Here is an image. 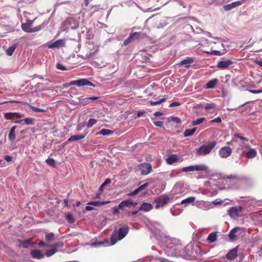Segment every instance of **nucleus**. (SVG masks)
Instances as JSON below:
<instances>
[{
    "instance_id": "1",
    "label": "nucleus",
    "mask_w": 262,
    "mask_h": 262,
    "mask_svg": "<svg viewBox=\"0 0 262 262\" xmlns=\"http://www.w3.org/2000/svg\"><path fill=\"white\" fill-rule=\"evenodd\" d=\"M128 230V227L127 226H125L119 228L118 231H115L113 232L111 238L112 243L114 244L118 241L121 240L124 238L126 236Z\"/></svg>"
},
{
    "instance_id": "2",
    "label": "nucleus",
    "mask_w": 262,
    "mask_h": 262,
    "mask_svg": "<svg viewBox=\"0 0 262 262\" xmlns=\"http://www.w3.org/2000/svg\"><path fill=\"white\" fill-rule=\"evenodd\" d=\"M147 37V35L145 33L141 32H135L131 33L129 36L123 41V45L124 46H127L129 43L132 42L133 41L136 39H143Z\"/></svg>"
},
{
    "instance_id": "3",
    "label": "nucleus",
    "mask_w": 262,
    "mask_h": 262,
    "mask_svg": "<svg viewBox=\"0 0 262 262\" xmlns=\"http://www.w3.org/2000/svg\"><path fill=\"white\" fill-rule=\"evenodd\" d=\"M217 145L216 141L210 142L207 145H202L196 149L198 156L206 155L210 153L211 151Z\"/></svg>"
},
{
    "instance_id": "4",
    "label": "nucleus",
    "mask_w": 262,
    "mask_h": 262,
    "mask_svg": "<svg viewBox=\"0 0 262 262\" xmlns=\"http://www.w3.org/2000/svg\"><path fill=\"white\" fill-rule=\"evenodd\" d=\"M182 171L185 172L194 171H202L208 172L209 171L208 167L204 164L190 165L188 167L182 168Z\"/></svg>"
},
{
    "instance_id": "5",
    "label": "nucleus",
    "mask_w": 262,
    "mask_h": 262,
    "mask_svg": "<svg viewBox=\"0 0 262 262\" xmlns=\"http://www.w3.org/2000/svg\"><path fill=\"white\" fill-rule=\"evenodd\" d=\"M70 85H77L81 86L83 85H90L94 87L95 85L86 78L80 79L77 80L72 81L70 82Z\"/></svg>"
},
{
    "instance_id": "6",
    "label": "nucleus",
    "mask_w": 262,
    "mask_h": 262,
    "mask_svg": "<svg viewBox=\"0 0 262 262\" xmlns=\"http://www.w3.org/2000/svg\"><path fill=\"white\" fill-rule=\"evenodd\" d=\"M233 64V61L230 59L223 58L222 60L219 61L217 68L221 69H226L229 68L231 65Z\"/></svg>"
},
{
    "instance_id": "7",
    "label": "nucleus",
    "mask_w": 262,
    "mask_h": 262,
    "mask_svg": "<svg viewBox=\"0 0 262 262\" xmlns=\"http://www.w3.org/2000/svg\"><path fill=\"white\" fill-rule=\"evenodd\" d=\"M137 205V203L131 199L124 200L119 204V208H120V210H124L125 207L130 208L132 206L135 207Z\"/></svg>"
},
{
    "instance_id": "8",
    "label": "nucleus",
    "mask_w": 262,
    "mask_h": 262,
    "mask_svg": "<svg viewBox=\"0 0 262 262\" xmlns=\"http://www.w3.org/2000/svg\"><path fill=\"white\" fill-rule=\"evenodd\" d=\"M242 208L239 207H231L228 210V214L231 218L236 219L239 216V213L242 211Z\"/></svg>"
},
{
    "instance_id": "9",
    "label": "nucleus",
    "mask_w": 262,
    "mask_h": 262,
    "mask_svg": "<svg viewBox=\"0 0 262 262\" xmlns=\"http://www.w3.org/2000/svg\"><path fill=\"white\" fill-rule=\"evenodd\" d=\"M232 154V149L229 146H223L219 151V155L222 158H226Z\"/></svg>"
},
{
    "instance_id": "10",
    "label": "nucleus",
    "mask_w": 262,
    "mask_h": 262,
    "mask_svg": "<svg viewBox=\"0 0 262 262\" xmlns=\"http://www.w3.org/2000/svg\"><path fill=\"white\" fill-rule=\"evenodd\" d=\"M141 173L143 176H146L150 173L152 170V166L151 164L144 163L140 164Z\"/></svg>"
},
{
    "instance_id": "11",
    "label": "nucleus",
    "mask_w": 262,
    "mask_h": 262,
    "mask_svg": "<svg viewBox=\"0 0 262 262\" xmlns=\"http://www.w3.org/2000/svg\"><path fill=\"white\" fill-rule=\"evenodd\" d=\"M169 198L168 196H165L163 198H160L159 199L156 200L155 202L156 203V208L158 209L160 207H163L165 205L168 204Z\"/></svg>"
},
{
    "instance_id": "12",
    "label": "nucleus",
    "mask_w": 262,
    "mask_h": 262,
    "mask_svg": "<svg viewBox=\"0 0 262 262\" xmlns=\"http://www.w3.org/2000/svg\"><path fill=\"white\" fill-rule=\"evenodd\" d=\"M24 115L21 113H6L4 114V118L7 120H13L14 119H20L23 118Z\"/></svg>"
},
{
    "instance_id": "13",
    "label": "nucleus",
    "mask_w": 262,
    "mask_h": 262,
    "mask_svg": "<svg viewBox=\"0 0 262 262\" xmlns=\"http://www.w3.org/2000/svg\"><path fill=\"white\" fill-rule=\"evenodd\" d=\"M238 246L234 248L233 249H231L229 251V252L226 254V257L228 260H233L235 257L237 256V251Z\"/></svg>"
},
{
    "instance_id": "14",
    "label": "nucleus",
    "mask_w": 262,
    "mask_h": 262,
    "mask_svg": "<svg viewBox=\"0 0 262 262\" xmlns=\"http://www.w3.org/2000/svg\"><path fill=\"white\" fill-rule=\"evenodd\" d=\"M66 46V40L65 39H58L53 43H51L49 46V48L53 49L54 48H58L59 47H64Z\"/></svg>"
},
{
    "instance_id": "15",
    "label": "nucleus",
    "mask_w": 262,
    "mask_h": 262,
    "mask_svg": "<svg viewBox=\"0 0 262 262\" xmlns=\"http://www.w3.org/2000/svg\"><path fill=\"white\" fill-rule=\"evenodd\" d=\"M30 254L31 257L37 259H40L43 257V254L40 250H32L30 251Z\"/></svg>"
},
{
    "instance_id": "16",
    "label": "nucleus",
    "mask_w": 262,
    "mask_h": 262,
    "mask_svg": "<svg viewBox=\"0 0 262 262\" xmlns=\"http://www.w3.org/2000/svg\"><path fill=\"white\" fill-rule=\"evenodd\" d=\"M21 29L25 32H35L38 31L39 30V28L38 27L36 28H31L29 25L23 24L21 25Z\"/></svg>"
},
{
    "instance_id": "17",
    "label": "nucleus",
    "mask_w": 262,
    "mask_h": 262,
    "mask_svg": "<svg viewBox=\"0 0 262 262\" xmlns=\"http://www.w3.org/2000/svg\"><path fill=\"white\" fill-rule=\"evenodd\" d=\"M22 121L24 122V123L26 125H33L35 122L34 119H33V118H26L24 119H22V120H16L14 121V122L16 123H20Z\"/></svg>"
},
{
    "instance_id": "18",
    "label": "nucleus",
    "mask_w": 262,
    "mask_h": 262,
    "mask_svg": "<svg viewBox=\"0 0 262 262\" xmlns=\"http://www.w3.org/2000/svg\"><path fill=\"white\" fill-rule=\"evenodd\" d=\"M194 61V58L193 57H187L185 59L182 60L179 63L180 65H184L186 68H188L190 66V64L193 63Z\"/></svg>"
},
{
    "instance_id": "19",
    "label": "nucleus",
    "mask_w": 262,
    "mask_h": 262,
    "mask_svg": "<svg viewBox=\"0 0 262 262\" xmlns=\"http://www.w3.org/2000/svg\"><path fill=\"white\" fill-rule=\"evenodd\" d=\"M16 128V126L14 125L10 128L8 134V139L11 142H13L16 138V134H15V130Z\"/></svg>"
},
{
    "instance_id": "20",
    "label": "nucleus",
    "mask_w": 262,
    "mask_h": 262,
    "mask_svg": "<svg viewBox=\"0 0 262 262\" xmlns=\"http://www.w3.org/2000/svg\"><path fill=\"white\" fill-rule=\"evenodd\" d=\"M217 82L218 79L217 78L210 80L207 82L205 88L206 89H213L215 87Z\"/></svg>"
},
{
    "instance_id": "21",
    "label": "nucleus",
    "mask_w": 262,
    "mask_h": 262,
    "mask_svg": "<svg viewBox=\"0 0 262 262\" xmlns=\"http://www.w3.org/2000/svg\"><path fill=\"white\" fill-rule=\"evenodd\" d=\"M152 209V206L151 204L143 203L141 204L139 210L145 212L151 211Z\"/></svg>"
},
{
    "instance_id": "22",
    "label": "nucleus",
    "mask_w": 262,
    "mask_h": 262,
    "mask_svg": "<svg viewBox=\"0 0 262 262\" xmlns=\"http://www.w3.org/2000/svg\"><path fill=\"white\" fill-rule=\"evenodd\" d=\"M86 134H84L80 135H72L69 139H68L67 142L76 141L79 140H82L85 137Z\"/></svg>"
},
{
    "instance_id": "23",
    "label": "nucleus",
    "mask_w": 262,
    "mask_h": 262,
    "mask_svg": "<svg viewBox=\"0 0 262 262\" xmlns=\"http://www.w3.org/2000/svg\"><path fill=\"white\" fill-rule=\"evenodd\" d=\"M17 242L19 244L17 245L18 247H23L24 248H27L29 247L30 243V239H17Z\"/></svg>"
},
{
    "instance_id": "24",
    "label": "nucleus",
    "mask_w": 262,
    "mask_h": 262,
    "mask_svg": "<svg viewBox=\"0 0 262 262\" xmlns=\"http://www.w3.org/2000/svg\"><path fill=\"white\" fill-rule=\"evenodd\" d=\"M178 161V156L177 155H172L166 159V161L168 164H173Z\"/></svg>"
},
{
    "instance_id": "25",
    "label": "nucleus",
    "mask_w": 262,
    "mask_h": 262,
    "mask_svg": "<svg viewBox=\"0 0 262 262\" xmlns=\"http://www.w3.org/2000/svg\"><path fill=\"white\" fill-rule=\"evenodd\" d=\"M242 4V3L239 1L235 2L233 3H230L228 5H226L224 6V9L226 11H229L233 8H234L235 7H238V6L241 5Z\"/></svg>"
},
{
    "instance_id": "26",
    "label": "nucleus",
    "mask_w": 262,
    "mask_h": 262,
    "mask_svg": "<svg viewBox=\"0 0 262 262\" xmlns=\"http://www.w3.org/2000/svg\"><path fill=\"white\" fill-rule=\"evenodd\" d=\"M110 203V201H92L88 203V205H92L94 206H99L100 205H103L104 204H107Z\"/></svg>"
},
{
    "instance_id": "27",
    "label": "nucleus",
    "mask_w": 262,
    "mask_h": 262,
    "mask_svg": "<svg viewBox=\"0 0 262 262\" xmlns=\"http://www.w3.org/2000/svg\"><path fill=\"white\" fill-rule=\"evenodd\" d=\"M256 155V151L255 149L250 148L246 154V157L248 159L255 158Z\"/></svg>"
},
{
    "instance_id": "28",
    "label": "nucleus",
    "mask_w": 262,
    "mask_h": 262,
    "mask_svg": "<svg viewBox=\"0 0 262 262\" xmlns=\"http://www.w3.org/2000/svg\"><path fill=\"white\" fill-rule=\"evenodd\" d=\"M196 128H193L192 129H186L184 133V137H187L193 136L194 133L196 132Z\"/></svg>"
},
{
    "instance_id": "29",
    "label": "nucleus",
    "mask_w": 262,
    "mask_h": 262,
    "mask_svg": "<svg viewBox=\"0 0 262 262\" xmlns=\"http://www.w3.org/2000/svg\"><path fill=\"white\" fill-rule=\"evenodd\" d=\"M17 47V44H13L12 46H10L9 48L6 50V53L8 56H11L12 55L14 51L16 50Z\"/></svg>"
},
{
    "instance_id": "30",
    "label": "nucleus",
    "mask_w": 262,
    "mask_h": 262,
    "mask_svg": "<svg viewBox=\"0 0 262 262\" xmlns=\"http://www.w3.org/2000/svg\"><path fill=\"white\" fill-rule=\"evenodd\" d=\"M217 239V234L215 232H212L209 234L208 235V238L207 240L209 241L210 243H213L215 242Z\"/></svg>"
},
{
    "instance_id": "31",
    "label": "nucleus",
    "mask_w": 262,
    "mask_h": 262,
    "mask_svg": "<svg viewBox=\"0 0 262 262\" xmlns=\"http://www.w3.org/2000/svg\"><path fill=\"white\" fill-rule=\"evenodd\" d=\"M238 229V228H235L233 229H231L229 234V237L230 239H231V240H233L235 239L236 236L235 234L236 233H237Z\"/></svg>"
},
{
    "instance_id": "32",
    "label": "nucleus",
    "mask_w": 262,
    "mask_h": 262,
    "mask_svg": "<svg viewBox=\"0 0 262 262\" xmlns=\"http://www.w3.org/2000/svg\"><path fill=\"white\" fill-rule=\"evenodd\" d=\"M195 200L194 196H190L181 201V204H189L192 203Z\"/></svg>"
},
{
    "instance_id": "33",
    "label": "nucleus",
    "mask_w": 262,
    "mask_h": 262,
    "mask_svg": "<svg viewBox=\"0 0 262 262\" xmlns=\"http://www.w3.org/2000/svg\"><path fill=\"white\" fill-rule=\"evenodd\" d=\"M66 219L67 221L71 224L74 223L75 222V219L73 215L70 212L66 214Z\"/></svg>"
},
{
    "instance_id": "34",
    "label": "nucleus",
    "mask_w": 262,
    "mask_h": 262,
    "mask_svg": "<svg viewBox=\"0 0 262 262\" xmlns=\"http://www.w3.org/2000/svg\"><path fill=\"white\" fill-rule=\"evenodd\" d=\"M112 133L113 132L111 130L103 128L100 130L97 134L101 135L102 136H108L111 135Z\"/></svg>"
},
{
    "instance_id": "35",
    "label": "nucleus",
    "mask_w": 262,
    "mask_h": 262,
    "mask_svg": "<svg viewBox=\"0 0 262 262\" xmlns=\"http://www.w3.org/2000/svg\"><path fill=\"white\" fill-rule=\"evenodd\" d=\"M57 252V249L55 248H51L50 250H47L46 252V256L47 257H49L54 254L55 253Z\"/></svg>"
},
{
    "instance_id": "36",
    "label": "nucleus",
    "mask_w": 262,
    "mask_h": 262,
    "mask_svg": "<svg viewBox=\"0 0 262 262\" xmlns=\"http://www.w3.org/2000/svg\"><path fill=\"white\" fill-rule=\"evenodd\" d=\"M28 106H30V108L32 111L36 112H46V111L44 109L38 108L36 106H33L32 105H30L29 104L26 103Z\"/></svg>"
},
{
    "instance_id": "37",
    "label": "nucleus",
    "mask_w": 262,
    "mask_h": 262,
    "mask_svg": "<svg viewBox=\"0 0 262 262\" xmlns=\"http://www.w3.org/2000/svg\"><path fill=\"white\" fill-rule=\"evenodd\" d=\"M45 239L47 241H52L54 240V234L53 232L47 233L45 236Z\"/></svg>"
},
{
    "instance_id": "38",
    "label": "nucleus",
    "mask_w": 262,
    "mask_h": 262,
    "mask_svg": "<svg viewBox=\"0 0 262 262\" xmlns=\"http://www.w3.org/2000/svg\"><path fill=\"white\" fill-rule=\"evenodd\" d=\"M205 120V118H199L193 121L192 123L193 125H198L204 122Z\"/></svg>"
},
{
    "instance_id": "39",
    "label": "nucleus",
    "mask_w": 262,
    "mask_h": 262,
    "mask_svg": "<svg viewBox=\"0 0 262 262\" xmlns=\"http://www.w3.org/2000/svg\"><path fill=\"white\" fill-rule=\"evenodd\" d=\"M79 102L83 105H85L90 103V99L88 98H79Z\"/></svg>"
},
{
    "instance_id": "40",
    "label": "nucleus",
    "mask_w": 262,
    "mask_h": 262,
    "mask_svg": "<svg viewBox=\"0 0 262 262\" xmlns=\"http://www.w3.org/2000/svg\"><path fill=\"white\" fill-rule=\"evenodd\" d=\"M63 246V243L62 242H58V243L50 245V247L55 248L56 249H57L58 248H62Z\"/></svg>"
},
{
    "instance_id": "41",
    "label": "nucleus",
    "mask_w": 262,
    "mask_h": 262,
    "mask_svg": "<svg viewBox=\"0 0 262 262\" xmlns=\"http://www.w3.org/2000/svg\"><path fill=\"white\" fill-rule=\"evenodd\" d=\"M97 123V121L96 119L94 118L90 119L89 121H88L87 123V127L88 128H91L92 127L93 125H94L95 124Z\"/></svg>"
},
{
    "instance_id": "42",
    "label": "nucleus",
    "mask_w": 262,
    "mask_h": 262,
    "mask_svg": "<svg viewBox=\"0 0 262 262\" xmlns=\"http://www.w3.org/2000/svg\"><path fill=\"white\" fill-rule=\"evenodd\" d=\"M165 100L166 99L165 98H163V99H160L159 100H157L156 101H149V104H150V105L152 106L156 105L157 104H160L165 102Z\"/></svg>"
},
{
    "instance_id": "43",
    "label": "nucleus",
    "mask_w": 262,
    "mask_h": 262,
    "mask_svg": "<svg viewBox=\"0 0 262 262\" xmlns=\"http://www.w3.org/2000/svg\"><path fill=\"white\" fill-rule=\"evenodd\" d=\"M47 164L55 167V161L53 158H48L46 161Z\"/></svg>"
},
{
    "instance_id": "44",
    "label": "nucleus",
    "mask_w": 262,
    "mask_h": 262,
    "mask_svg": "<svg viewBox=\"0 0 262 262\" xmlns=\"http://www.w3.org/2000/svg\"><path fill=\"white\" fill-rule=\"evenodd\" d=\"M215 106L214 103H207L205 105V108L206 110H208L211 108H213Z\"/></svg>"
},
{
    "instance_id": "45",
    "label": "nucleus",
    "mask_w": 262,
    "mask_h": 262,
    "mask_svg": "<svg viewBox=\"0 0 262 262\" xmlns=\"http://www.w3.org/2000/svg\"><path fill=\"white\" fill-rule=\"evenodd\" d=\"M154 124H155V126L159 127H164V123L163 121H157L154 122Z\"/></svg>"
},
{
    "instance_id": "46",
    "label": "nucleus",
    "mask_w": 262,
    "mask_h": 262,
    "mask_svg": "<svg viewBox=\"0 0 262 262\" xmlns=\"http://www.w3.org/2000/svg\"><path fill=\"white\" fill-rule=\"evenodd\" d=\"M119 210L120 208H119V205L112 208V213L113 214H118L119 213Z\"/></svg>"
},
{
    "instance_id": "47",
    "label": "nucleus",
    "mask_w": 262,
    "mask_h": 262,
    "mask_svg": "<svg viewBox=\"0 0 262 262\" xmlns=\"http://www.w3.org/2000/svg\"><path fill=\"white\" fill-rule=\"evenodd\" d=\"M205 53L207 54H209V52L206 51ZM210 53L214 55H216V56H220L222 55L221 51H217V50H213V51H211V52Z\"/></svg>"
},
{
    "instance_id": "48",
    "label": "nucleus",
    "mask_w": 262,
    "mask_h": 262,
    "mask_svg": "<svg viewBox=\"0 0 262 262\" xmlns=\"http://www.w3.org/2000/svg\"><path fill=\"white\" fill-rule=\"evenodd\" d=\"M148 186V183L146 182L144 183L143 185H141L139 187L137 188L138 189H139L140 191H142L145 189L146 187H147Z\"/></svg>"
},
{
    "instance_id": "49",
    "label": "nucleus",
    "mask_w": 262,
    "mask_h": 262,
    "mask_svg": "<svg viewBox=\"0 0 262 262\" xmlns=\"http://www.w3.org/2000/svg\"><path fill=\"white\" fill-rule=\"evenodd\" d=\"M39 247H50V245L46 244L44 241H41L38 244Z\"/></svg>"
},
{
    "instance_id": "50",
    "label": "nucleus",
    "mask_w": 262,
    "mask_h": 262,
    "mask_svg": "<svg viewBox=\"0 0 262 262\" xmlns=\"http://www.w3.org/2000/svg\"><path fill=\"white\" fill-rule=\"evenodd\" d=\"M171 120L176 123L177 124H180L181 122L180 118L176 117H171Z\"/></svg>"
},
{
    "instance_id": "51",
    "label": "nucleus",
    "mask_w": 262,
    "mask_h": 262,
    "mask_svg": "<svg viewBox=\"0 0 262 262\" xmlns=\"http://www.w3.org/2000/svg\"><path fill=\"white\" fill-rule=\"evenodd\" d=\"M140 191H141L140 190H139L137 188L134 191L128 193V195L129 196H134V195H136L137 194H138Z\"/></svg>"
},
{
    "instance_id": "52",
    "label": "nucleus",
    "mask_w": 262,
    "mask_h": 262,
    "mask_svg": "<svg viewBox=\"0 0 262 262\" xmlns=\"http://www.w3.org/2000/svg\"><path fill=\"white\" fill-rule=\"evenodd\" d=\"M249 92L253 94H259L262 93V89L258 90H249Z\"/></svg>"
},
{
    "instance_id": "53",
    "label": "nucleus",
    "mask_w": 262,
    "mask_h": 262,
    "mask_svg": "<svg viewBox=\"0 0 262 262\" xmlns=\"http://www.w3.org/2000/svg\"><path fill=\"white\" fill-rule=\"evenodd\" d=\"M234 136L235 137H237L238 138V139H240L241 140H245L246 141H248V139H246L245 137H244L243 136L238 134H235L234 135Z\"/></svg>"
},
{
    "instance_id": "54",
    "label": "nucleus",
    "mask_w": 262,
    "mask_h": 262,
    "mask_svg": "<svg viewBox=\"0 0 262 262\" xmlns=\"http://www.w3.org/2000/svg\"><path fill=\"white\" fill-rule=\"evenodd\" d=\"M57 68L58 69L61 70L62 71L66 70V68H65V67L64 66L62 65L60 63H57Z\"/></svg>"
},
{
    "instance_id": "55",
    "label": "nucleus",
    "mask_w": 262,
    "mask_h": 262,
    "mask_svg": "<svg viewBox=\"0 0 262 262\" xmlns=\"http://www.w3.org/2000/svg\"><path fill=\"white\" fill-rule=\"evenodd\" d=\"M4 159L5 161L9 162L12 161V157L10 156L6 155L4 157Z\"/></svg>"
},
{
    "instance_id": "56",
    "label": "nucleus",
    "mask_w": 262,
    "mask_h": 262,
    "mask_svg": "<svg viewBox=\"0 0 262 262\" xmlns=\"http://www.w3.org/2000/svg\"><path fill=\"white\" fill-rule=\"evenodd\" d=\"M181 103L179 102H174L169 104V107H176L178 106H180Z\"/></svg>"
},
{
    "instance_id": "57",
    "label": "nucleus",
    "mask_w": 262,
    "mask_h": 262,
    "mask_svg": "<svg viewBox=\"0 0 262 262\" xmlns=\"http://www.w3.org/2000/svg\"><path fill=\"white\" fill-rule=\"evenodd\" d=\"M221 122H222V119L221 117H217V118H214L213 120L211 121V122L221 123Z\"/></svg>"
},
{
    "instance_id": "58",
    "label": "nucleus",
    "mask_w": 262,
    "mask_h": 262,
    "mask_svg": "<svg viewBox=\"0 0 262 262\" xmlns=\"http://www.w3.org/2000/svg\"><path fill=\"white\" fill-rule=\"evenodd\" d=\"M145 114V111H139L137 113V117L138 118L141 117V116H144V115Z\"/></svg>"
},
{
    "instance_id": "59",
    "label": "nucleus",
    "mask_w": 262,
    "mask_h": 262,
    "mask_svg": "<svg viewBox=\"0 0 262 262\" xmlns=\"http://www.w3.org/2000/svg\"><path fill=\"white\" fill-rule=\"evenodd\" d=\"M158 260L160 262H173L172 261H169V260L163 257H159L158 258Z\"/></svg>"
},
{
    "instance_id": "60",
    "label": "nucleus",
    "mask_w": 262,
    "mask_h": 262,
    "mask_svg": "<svg viewBox=\"0 0 262 262\" xmlns=\"http://www.w3.org/2000/svg\"><path fill=\"white\" fill-rule=\"evenodd\" d=\"M111 183V179L109 178H107L106 179V180L104 181V183H103V186H106L108 185V184H110Z\"/></svg>"
},
{
    "instance_id": "61",
    "label": "nucleus",
    "mask_w": 262,
    "mask_h": 262,
    "mask_svg": "<svg viewBox=\"0 0 262 262\" xmlns=\"http://www.w3.org/2000/svg\"><path fill=\"white\" fill-rule=\"evenodd\" d=\"M85 210L86 211H92V210H94V207H91L90 205H88L85 207Z\"/></svg>"
},
{
    "instance_id": "62",
    "label": "nucleus",
    "mask_w": 262,
    "mask_h": 262,
    "mask_svg": "<svg viewBox=\"0 0 262 262\" xmlns=\"http://www.w3.org/2000/svg\"><path fill=\"white\" fill-rule=\"evenodd\" d=\"M227 179H237V177L236 176H235V175L227 176Z\"/></svg>"
},
{
    "instance_id": "63",
    "label": "nucleus",
    "mask_w": 262,
    "mask_h": 262,
    "mask_svg": "<svg viewBox=\"0 0 262 262\" xmlns=\"http://www.w3.org/2000/svg\"><path fill=\"white\" fill-rule=\"evenodd\" d=\"M255 63L257 64L260 67L262 68V61L261 60H255Z\"/></svg>"
},
{
    "instance_id": "64",
    "label": "nucleus",
    "mask_w": 262,
    "mask_h": 262,
    "mask_svg": "<svg viewBox=\"0 0 262 262\" xmlns=\"http://www.w3.org/2000/svg\"><path fill=\"white\" fill-rule=\"evenodd\" d=\"M162 115V113L159 111L156 112L155 113V114H154V115L156 117H159L161 116Z\"/></svg>"
}]
</instances>
